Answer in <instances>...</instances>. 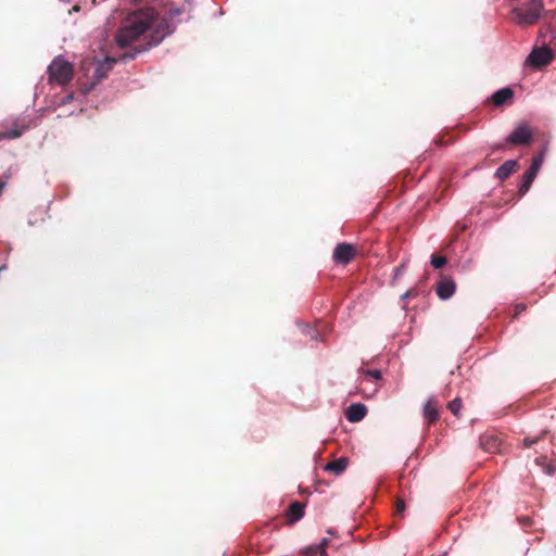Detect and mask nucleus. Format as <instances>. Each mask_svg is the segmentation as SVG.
Here are the masks:
<instances>
[{
  "label": "nucleus",
  "mask_w": 556,
  "mask_h": 556,
  "mask_svg": "<svg viewBox=\"0 0 556 556\" xmlns=\"http://www.w3.org/2000/svg\"><path fill=\"white\" fill-rule=\"evenodd\" d=\"M184 12L182 8H169L162 18L153 8H147L134 13L126 26L116 34V42L119 48H126L136 41L149 28L152 29L151 40L147 45H139L119 54L118 58L106 56L102 61H84L83 70L93 68L91 85L100 83L106 77L114 64L119 60L127 63L134 60L139 53L147 51L150 47L159 45L166 36L175 30V17Z\"/></svg>",
  "instance_id": "1"
},
{
  "label": "nucleus",
  "mask_w": 556,
  "mask_h": 556,
  "mask_svg": "<svg viewBox=\"0 0 556 556\" xmlns=\"http://www.w3.org/2000/svg\"><path fill=\"white\" fill-rule=\"evenodd\" d=\"M544 10L543 0H531L526 8H515L511 11L513 18L520 26L535 24Z\"/></svg>",
  "instance_id": "2"
},
{
  "label": "nucleus",
  "mask_w": 556,
  "mask_h": 556,
  "mask_svg": "<svg viewBox=\"0 0 556 556\" xmlns=\"http://www.w3.org/2000/svg\"><path fill=\"white\" fill-rule=\"evenodd\" d=\"M49 81L66 85L73 78V66L70 62L55 58L48 67Z\"/></svg>",
  "instance_id": "3"
},
{
  "label": "nucleus",
  "mask_w": 556,
  "mask_h": 556,
  "mask_svg": "<svg viewBox=\"0 0 556 556\" xmlns=\"http://www.w3.org/2000/svg\"><path fill=\"white\" fill-rule=\"evenodd\" d=\"M546 151H547L546 147L542 148V150L532 159V163H531L530 167L527 169V172L522 176V181L519 186L520 194H526L529 191L533 180L535 179V177L542 166Z\"/></svg>",
  "instance_id": "4"
},
{
  "label": "nucleus",
  "mask_w": 556,
  "mask_h": 556,
  "mask_svg": "<svg viewBox=\"0 0 556 556\" xmlns=\"http://www.w3.org/2000/svg\"><path fill=\"white\" fill-rule=\"evenodd\" d=\"M533 130L526 124H519L506 138V142L513 146H527L533 140Z\"/></svg>",
  "instance_id": "5"
},
{
  "label": "nucleus",
  "mask_w": 556,
  "mask_h": 556,
  "mask_svg": "<svg viewBox=\"0 0 556 556\" xmlns=\"http://www.w3.org/2000/svg\"><path fill=\"white\" fill-rule=\"evenodd\" d=\"M554 59V53L549 48L546 47H540L534 48L532 52L527 58V64L535 67L541 68L543 66H546L549 64Z\"/></svg>",
  "instance_id": "6"
},
{
  "label": "nucleus",
  "mask_w": 556,
  "mask_h": 556,
  "mask_svg": "<svg viewBox=\"0 0 556 556\" xmlns=\"http://www.w3.org/2000/svg\"><path fill=\"white\" fill-rule=\"evenodd\" d=\"M357 254V249L355 245L346 242H342L337 244L333 251V261L337 264L346 265L351 261L354 260V257Z\"/></svg>",
  "instance_id": "7"
},
{
  "label": "nucleus",
  "mask_w": 556,
  "mask_h": 556,
  "mask_svg": "<svg viewBox=\"0 0 556 556\" xmlns=\"http://www.w3.org/2000/svg\"><path fill=\"white\" fill-rule=\"evenodd\" d=\"M456 285L448 277L442 278L437 286V294L442 300L450 299L455 293Z\"/></svg>",
  "instance_id": "8"
},
{
  "label": "nucleus",
  "mask_w": 556,
  "mask_h": 556,
  "mask_svg": "<svg viewBox=\"0 0 556 556\" xmlns=\"http://www.w3.org/2000/svg\"><path fill=\"white\" fill-rule=\"evenodd\" d=\"M367 407L362 403L351 404L345 410V417L350 422H358L365 418Z\"/></svg>",
  "instance_id": "9"
},
{
  "label": "nucleus",
  "mask_w": 556,
  "mask_h": 556,
  "mask_svg": "<svg viewBox=\"0 0 556 556\" xmlns=\"http://www.w3.org/2000/svg\"><path fill=\"white\" fill-rule=\"evenodd\" d=\"M439 403L437 399L430 397L424 406V418L429 425L434 424L439 419Z\"/></svg>",
  "instance_id": "10"
},
{
  "label": "nucleus",
  "mask_w": 556,
  "mask_h": 556,
  "mask_svg": "<svg viewBox=\"0 0 556 556\" xmlns=\"http://www.w3.org/2000/svg\"><path fill=\"white\" fill-rule=\"evenodd\" d=\"M517 167L518 162L516 160H508L496 169L495 177L503 181L507 179L513 173H515Z\"/></svg>",
  "instance_id": "11"
},
{
  "label": "nucleus",
  "mask_w": 556,
  "mask_h": 556,
  "mask_svg": "<svg viewBox=\"0 0 556 556\" xmlns=\"http://www.w3.org/2000/svg\"><path fill=\"white\" fill-rule=\"evenodd\" d=\"M514 91L509 87L502 88L495 91L492 96V102L495 106H502L508 100L513 99Z\"/></svg>",
  "instance_id": "12"
},
{
  "label": "nucleus",
  "mask_w": 556,
  "mask_h": 556,
  "mask_svg": "<svg viewBox=\"0 0 556 556\" xmlns=\"http://www.w3.org/2000/svg\"><path fill=\"white\" fill-rule=\"evenodd\" d=\"M348 458L340 457L338 459H334L332 462H329L325 466V470L332 472L334 476L341 475L348 467Z\"/></svg>",
  "instance_id": "13"
},
{
  "label": "nucleus",
  "mask_w": 556,
  "mask_h": 556,
  "mask_svg": "<svg viewBox=\"0 0 556 556\" xmlns=\"http://www.w3.org/2000/svg\"><path fill=\"white\" fill-rule=\"evenodd\" d=\"M535 464L542 468L546 475H554L556 472V459H549L547 456H539L535 458Z\"/></svg>",
  "instance_id": "14"
},
{
  "label": "nucleus",
  "mask_w": 556,
  "mask_h": 556,
  "mask_svg": "<svg viewBox=\"0 0 556 556\" xmlns=\"http://www.w3.org/2000/svg\"><path fill=\"white\" fill-rule=\"evenodd\" d=\"M287 516L291 522L300 520L304 516V504L300 502H293L288 508Z\"/></svg>",
  "instance_id": "15"
},
{
  "label": "nucleus",
  "mask_w": 556,
  "mask_h": 556,
  "mask_svg": "<svg viewBox=\"0 0 556 556\" xmlns=\"http://www.w3.org/2000/svg\"><path fill=\"white\" fill-rule=\"evenodd\" d=\"M480 445L489 451V452H493L495 450H497L498 447V440L496 438H494L493 435H482L480 438Z\"/></svg>",
  "instance_id": "16"
},
{
  "label": "nucleus",
  "mask_w": 556,
  "mask_h": 556,
  "mask_svg": "<svg viewBox=\"0 0 556 556\" xmlns=\"http://www.w3.org/2000/svg\"><path fill=\"white\" fill-rule=\"evenodd\" d=\"M25 128H17V127H14L8 131H0V140H3V139H16L18 137L22 136V134L24 132Z\"/></svg>",
  "instance_id": "17"
},
{
  "label": "nucleus",
  "mask_w": 556,
  "mask_h": 556,
  "mask_svg": "<svg viewBox=\"0 0 556 556\" xmlns=\"http://www.w3.org/2000/svg\"><path fill=\"white\" fill-rule=\"evenodd\" d=\"M462 408V400L460 399H454L448 403V409L455 415L458 416Z\"/></svg>",
  "instance_id": "18"
},
{
  "label": "nucleus",
  "mask_w": 556,
  "mask_h": 556,
  "mask_svg": "<svg viewBox=\"0 0 556 556\" xmlns=\"http://www.w3.org/2000/svg\"><path fill=\"white\" fill-rule=\"evenodd\" d=\"M446 264V257L442 255H432L431 256V265L434 268H441Z\"/></svg>",
  "instance_id": "19"
},
{
  "label": "nucleus",
  "mask_w": 556,
  "mask_h": 556,
  "mask_svg": "<svg viewBox=\"0 0 556 556\" xmlns=\"http://www.w3.org/2000/svg\"><path fill=\"white\" fill-rule=\"evenodd\" d=\"M405 509V502L403 498L397 497L395 501V514L402 515Z\"/></svg>",
  "instance_id": "20"
},
{
  "label": "nucleus",
  "mask_w": 556,
  "mask_h": 556,
  "mask_svg": "<svg viewBox=\"0 0 556 556\" xmlns=\"http://www.w3.org/2000/svg\"><path fill=\"white\" fill-rule=\"evenodd\" d=\"M303 554L305 556H317L319 555V548L317 547V545H312V546H308L304 549Z\"/></svg>",
  "instance_id": "21"
},
{
  "label": "nucleus",
  "mask_w": 556,
  "mask_h": 556,
  "mask_svg": "<svg viewBox=\"0 0 556 556\" xmlns=\"http://www.w3.org/2000/svg\"><path fill=\"white\" fill-rule=\"evenodd\" d=\"M364 374L367 377L374 378L376 380L381 378V372L379 370L368 369V370H365Z\"/></svg>",
  "instance_id": "22"
},
{
  "label": "nucleus",
  "mask_w": 556,
  "mask_h": 556,
  "mask_svg": "<svg viewBox=\"0 0 556 556\" xmlns=\"http://www.w3.org/2000/svg\"><path fill=\"white\" fill-rule=\"evenodd\" d=\"M527 309V305L523 304V303H518L516 304L515 306V317L518 316L519 314H521L522 312H525Z\"/></svg>",
  "instance_id": "23"
},
{
  "label": "nucleus",
  "mask_w": 556,
  "mask_h": 556,
  "mask_svg": "<svg viewBox=\"0 0 556 556\" xmlns=\"http://www.w3.org/2000/svg\"><path fill=\"white\" fill-rule=\"evenodd\" d=\"M538 440H539L538 438H535V439L525 438V439H523V446H525V447H530V446H532L534 443H536V442H538Z\"/></svg>",
  "instance_id": "24"
},
{
  "label": "nucleus",
  "mask_w": 556,
  "mask_h": 556,
  "mask_svg": "<svg viewBox=\"0 0 556 556\" xmlns=\"http://www.w3.org/2000/svg\"><path fill=\"white\" fill-rule=\"evenodd\" d=\"M328 544H329V540L323 539L321 542L319 544H317V547L319 548V551H326Z\"/></svg>",
  "instance_id": "25"
},
{
  "label": "nucleus",
  "mask_w": 556,
  "mask_h": 556,
  "mask_svg": "<svg viewBox=\"0 0 556 556\" xmlns=\"http://www.w3.org/2000/svg\"><path fill=\"white\" fill-rule=\"evenodd\" d=\"M404 267H405L404 264H401L400 266L395 267L394 278H397V277H400V275H402V273L404 271Z\"/></svg>",
  "instance_id": "26"
},
{
  "label": "nucleus",
  "mask_w": 556,
  "mask_h": 556,
  "mask_svg": "<svg viewBox=\"0 0 556 556\" xmlns=\"http://www.w3.org/2000/svg\"><path fill=\"white\" fill-rule=\"evenodd\" d=\"M415 295V291L414 290H408L406 291L403 295H402V299L405 300V299H408L410 296Z\"/></svg>",
  "instance_id": "27"
},
{
  "label": "nucleus",
  "mask_w": 556,
  "mask_h": 556,
  "mask_svg": "<svg viewBox=\"0 0 556 556\" xmlns=\"http://www.w3.org/2000/svg\"><path fill=\"white\" fill-rule=\"evenodd\" d=\"M319 556H328L326 551H319Z\"/></svg>",
  "instance_id": "28"
}]
</instances>
